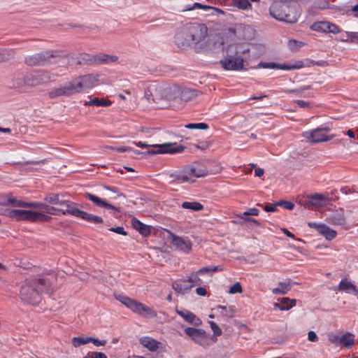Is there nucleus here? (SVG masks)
<instances>
[{"label":"nucleus","mask_w":358,"mask_h":358,"mask_svg":"<svg viewBox=\"0 0 358 358\" xmlns=\"http://www.w3.org/2000/svg\"><path fill=\"white\" fill-rule=\"evenodd\" d=\"M175 44L182 50L192 48V44L189 40L185 27L177 31L174 36Z\"/></svg>","instance_id":"6ab92c4d"},{"label":"nucleus","mask_w":358,"mask_h":358,"mask_svg":"<svg viewBox=\"0 0 358 358\" xmlns=\"http://www.w3.org/2000/svg\"><path fill=\"white\" fill-rule=\"evenodd\" d=\"M23 83L27 86H37L46 81L45 73L40 71L27 72L22 76Z\"/></svg>","instance_id":"2eb2a0df"},{"label":"nucleus","mask_w":358,"mask_h":358,"mask_svg":"<svg viewBox=\"0 0 358 358\" xmlns=\"http://www.w3.org/2000/svg\"><path fill=\"white\" fill-rule=\"evenodd\" d=\"M96 81L92 75H87L81 78H76L70 82H66L58 87L52 89L48 92L50 99H55L59 96H69L82 91L84 85H94V83Z\"/></svg>","instance_id":"7ed1b4c3"},{"label":"nucleus","mask_w":358,"mask_h":358,"mask_svg":"<svg viewBox=\"0 0 358 358\" xmlns=\"http://www.w3.org/2000/svg\"><path fill=\"white\" fill-rule=\"evenodd\" d=\"M118 57L116 55L98 53L96 54V64H110L117 62Z\"/></svg>","instance_id":"2f4dec72"},{"label":"nucleus","mask_w":358,"mask_h":358,"mask_svg":"<svg viewBox=\"0 0 358 358\" xmlns=\"http://www.w3.org/2000/svg\"><path fill=\"white\" fill-rule=\"evenodd\" d=\"M278 206L282 207L287 210H292L294 208V203L289 201L280 200L277 201Z\"/></svg>","instance_id":"6e6d98bb"},{"label":"nucleus","mask_w":358,"mask_h":358,"mask_svg":"<svg viewBox=\"0 0 358 358\" xmlns=\"http://www.w3.org/2000/svg\"><path fill=\"white\" fill-rule=\"evenodd\" d=\"M224 58L220 61L221 66L226 71H239L243 69L244 59L242 54L249 52L243 43L229 44L226 49L222 47Z\"/></svg>","instance_id":"f03ea898"},{"label":"nucleus","mask_w":358,"mask_h":358,"mask_svg":"<svg viewBox=\"0 0 358 358\" xmlns=\"http://www.w3.org/2000/svg\"><path fill=\"white\" fill-rule=\"evenodd\" d=\"M308 225L310 228H313L316 229L321 235L324 236L325 238L328 241H331L334 239L337 235V233L335 230L330 229L327 224L323 223H316V222H308Z\"/></svg>","instance_id":"aec40b11"},{"label":"nucleus","mask_w":358,"mask_h":358,"mask_svg":"<svg viewBox=\"0 0 358 358\" xmlns=\"http://www.w3.org/2000/svg\"><path fill=\"white\" fill-rule=\"evenodd\" d=\"M66 209H62V208H57L54 206H50L49 205H46L45 212L48 214L52 215H71V210H73L74 206H66Z\"/></svg>","instance_id":"7c9ffc66"},{"label":"nucleus","mask_w":358,"mask_h":358,"mask_svg":"<svg viewBox=\"0 0 358 358\" xmlns=\"http://www.w3.org/2000/svg\"><path fill=\"white\" fill-rule=\"evenodd\" d=\"M185 168L187 172V177L189 179V183L194 182V180H192V178L204 177L208 174V171L206 169H203L195 163L192 164L185 165Z\"/></svg>","instance_id":"412c9836"},{"label":"nucleus","mask_w":358,"mask_h":358,"mask_svg":"<svg viewBox=\"0 0 358 358\" xmlns=\"http://www.w3.org/2000/svg\"><path fill=\"white\" fill-rule=\"evenodd\" d=\"M0 205L3 206H10L12 207H22L25 208L26 201H23L21 200H17L16 198L13 197L12 195H7V199L4 201H0Z\"/></svg>","instance_id":"473e14b6"},{"label":"nucleus","mask_w":358,"mask_h":358,"mask_svg":"<svg viewBox=\"0 0 358 358\" xmlns=\"http://www.w3.org/2000/svg\"><path fill=\"white\" fill-rule=\"evenodd\" d=\"M277 14H273L271 10V6L269 8V13L274 19L285 22L289 24H294L298 21L300 13L297 10L295 5L278 3L277 6Z\"/></svg>","instance_id":"0eeeda50"},{"label":"nucleus","mask_w":358,"mask_h":358,"mask_svg":"<svg viewBox=\"0 0 358 358\" xmlns=\"http://www.w3.org/2000/svg\"><path fill=\"white\" fill-rule=\"evenodd\" d=\"M103 187L105 189H107V190L110 191L114 193H117L118 197H124V198L126 196L124 194H123L122 192H119L118 188L116 187L104 185L103 186Z\"/></svg>","instance_id":"e2e57ef3"},{"label":"nucleus","mask_w":358,"mask_h":358,"mask_svg":"<svg viewBox=\"0 0 358 358\" xmlns=\"http://www.w3.org/2000/svg\"><path fill=\"white\" fill-rule=\"evenodd\" d=\"M328 222L333 225L341 226L347 229L346 218L343 208H340L330 215L328 217Z\"/></svg>","instance_id":"5701e85b"},{"label":"nucleus","mask_w":358,"mask_h":358,"mask_svg":"<svg viewBox=\"0 0 358 358\" xmlns=\"http://www.w3.org/2000/svg\"><path fill=\"white\" fill-rule=\"evenodd\" d=\"M111 102L109 100L104 99H99L98 97H95L91 99L88 101H85V106H110Z\"/></svg>","instance_id":"58836bf2"},{"label":"nucleus","mask_w":358,"mask_h":358,"mask_svg":"<svg viewBox=\"0 0 358 358\" xmlns=\"http://www.w3.org/2000/svg\"><path fill=\"white\" fill-rule=\"evenodd\" d=\"M90 342L95 346H104L107 343L106 340H99L94 337H90Z\"/></svg>","instance_id":"774afa93"},{"label":"nucleus","mask_w":358,"mask_h":358,"mask_svg":"<svg viewBox=\"0 0 358 358\" xmlns=\"http://www.w3.org/2000/svg\"><path fill=\"white\" fill-rule=\"evenodd\" d=\"M210 8H212V6L204 5L201 3L195 2L193 5H187L185 6V10H192L194 9H202L206 11L210 10Z\"/></svg>","instance_id":"09e8293b"},{"label":"nucleus","mask_w":358,"mask_h":358,"mask_svg":"<svg viewBox=\"0 0 358 358\" xmlns=\"http://www.w3.org/2000/svg\"><path fill=\"white\" fill-rule=\"evenodd\" d=\"M194 287V284L189 283L186 279H178L173 282L172 288L178 294H186Z\"/></svg>","instance_id":"a878e982"},{"label":"nucleus","mask_w":358,"mask_h":358,"mask_svg":"<svg viewBox=\"0 0 358 358\" xmlns=\"http://www.w3.org/2000/svg\"><path fill=\"white\" fill-rule=\"evenodd\" d=\"M176 313L182 317L185 322L194 327H199L202 324V320L199 317L187 309L176 310Z\"/></svg>","instance_id":"b1692460"},{"label":"nucleus","mask_w":358,"mask_h":358,"mask_svg":"<svg viewBox=\"0 0 358 358\" xmlns=\"http://www.w3.org/2000/svg\"><path fill=\"white\" fill-rule=\"evenodd\" d=\"M64 196L59 193H48L45 195L43 200L45 203H48L52 205H59V206H74L78 204L70 200L64 199Z\"/></svg>","instance_id":"a211bd4d"},{"label":"nucleus","mask_w":358,"mask_h":358,"mask_svg":"<svg viewBox=\"0 0 358 358\" xmlns=\"http://www.w3.org/2000/svg\"><path fill=\"white\" fill-rule=\"evenodd\" d=\"M52 217L44 213L35 211L34 222H48L52 220Z\"/></svg>","instance_id":"a18cd8bd"},{"label":"nucleus","mask_w":358,"mask_h":358,"mask_svg":"<svg viewBox=\"0 0 358 358\" xmlns=\"http://www.w3.org/2000/svg\"><path fill=\"white\" fill-rule=\"evenodd\" d=\"M60 57L57 51L48 50L25 57L24 62L29 66L45 65L51 64L52 58Z\"/></svg>","instance_id":"1a4fd4ad"},{"label":"nucleus","mask_w":358,"mask_h":358,"mask_svg":"<svg viewBox=\"0 0 358 358\" xmlns=\"http://www.w3.org/2000/svg\"><path fill=\"white\" fill-rule=\"evenodd\" d=\"M108 230L110 231H113L120 235H127V232L124 230L123 227H110V229H108Z\"/></svg>","instance_id":"338daca9"},{"label":"nucleus","mask_w":358,"mask_h":358,"mask_svg":"<svg viewBox=\"0 0 358 358\" xmlns=\"http://www.w3.org/2000/svg\"><path fill=\"white\" fill-rule=\"evenodd\" d=\"M233 6L240 10H248L252 8L249 0H233Z\"/></svg>","instance_id":"37998d69"},{"label":"nucleus","mask_w":358,"mask_h":358,"mask_svg":"<svg viewBox=\"0 0 358 358\" xmlns=\"http://www.w3.org/2000/svg\"><path fill=\"white\" fill-rule=\"evenodd\" d=\"M52 291L51 282L48 278H32L25 280L21 287L20 296L24 303L36 306L41 302L43 293H50Z\"/></svg>","instance_id":"f257e3e1"},{"label":"nucleus","mask_w":358,"mask_h":358,"mask_svg":"<svg viewBox=\"0 0 358 358\" xmlns=\"http://www.w3.org/2000/svg\"><path fill=\"white\" fill-rule=\"evenodd\" d=\"M6 215L15 221H29L34 222L35 211L31 210L13 209L6 210Z\"/></svg>","instance_id":"4468645a"},{"label":"nucleus","mask_w":358,"mask_h":358,"mask_svg":"<svg viewBox=\"0 0 358 358\" xmlns=\"http://www.w3.org/2000/svg\"><path fill=\"white\" fill-rule=\"evenodd\" d=\"M330 128L326 127H317L312 131H304L303 136L306 138L311 143H318L321 142H326L331 139L328 137L325 132H329Z\"/></svg>","instance_id":"9b49d317"},{"label":"nucleus","mask_w":358,"mask_h":358,"mask_svg":"<svg viewBox=\"0 0 358 358\" xmlns=\"http://www.w3.org/2000/svg\"><path fill=\"white\" fill-rule=\"evenodd\" d=\"M209 324H210V327L212 331H213L214 334L222 335V329L219 327V326L215 322L210 321V322H209Z\"/></svg>","instance_id":"69168bd1"},{"label":"nucleus","mask_w":358,"mask_h":358,"mask_svg":"<svg viewBox=\"0 0 358 358\" xmlns=\"http://www.w3.org/2000/svg\"><path fill=\"white\" fill-rule=\"evenodd\" d=\"M243 292V288L240 282H237L234 284L230 288L229 292L230 294H237L241 293Z\"/></svg>","instance_id":"680f3d73"},{"label":"nucleus","mask_w":358,"mask_h":358,"mask_svg":"<svg viewBox=\"0 0 358 358\" xmlns=\"http://www.w3.org/2000/svg\"><path fill=\"white\" fill-rule=\"evenodd\" d=\"M134 143L139 148H144L151 147V149L148 150L145 152H141L139 154H142L144 156L159 155V154H169V155H175L178 153H182L185 147L180 144H178L177 143H164L162 144H155V145H148L145 142L138 141L134 142Z\"/></svg>","instance_id":"39448f33"},{"label":"nucleus","mask_w":358,"mask_h":358,"mask_svg":"<svg viewBox=\"0 0 358 358\" xmlns=\"http://www.w3.org/2000/svg\"><path fill=\"white\" fill-rule=\"evenodd\" d=\"M308 199H310V202L314 205L317 206H322L325 204L327 200V197L322 194L315 193L308 196Z\"/></svg>","instance_id":"f704fd0d"},{"label":"nucleus","mask_w":358,"mask_h":358,"mask_svg":"<svg viewBox=\"0 0 358 358\" xmlns=\"http://www.w3.org/2000/svg\"><path fill=\"white\" fill-rule=\"evenodd\" d=\"M257 67L262 68V69H272L284 70V64H278L275 62H260L257 64Z\"/></svg>","instance_id":"79ce46f5"},{"label":"nucleus","mask_w":358,"mask_h":358,"mask_svg":"<svg viewBox=\"0 0 358 358\" xmlns=\"http://www.w3.org/2000/svg\"><path fill=\"white\" fill-rule=\"evenodd\" d=\"M310 29L312 31L324 34H336L341 32V29L337 24L329 21L315 22L310 26Z\"/></svg>","instance_id":"ddd939ff"},{"label":"nucleus","mask_w":358,"mask_h":358,"mask_svg":"<svg viewBox=\"0 0 358 358\" xmlns=\"http://www.w3.org/2000/svg\"><path fill=\"white\" fill-rule=\"evenodd\" d=\"M108 149H110V150H113V151H115L118 153H122V152H133L134 154L140 153V151H138L137 150H134L132 148L128 147V146H119V147L109 146Z\"/></svg>","instance_id":"49530a36"},{"label":"nucleus","mask_w":358,"mask_h":358,"mask_svg":"<svg viewBox=\"0 0 358 358\" xmlns=\"http://www.w3.org/2000/svg\"><path fill=\"white\" fill-rule=\"evenodd\" d=\"M71 215L92 224H102L103 222L101 217L80 210L77 208V206H74L73 210H71Z\"/></svg>","instance_id":"dca6fc26"},{"label":"nucleus","mask_w":358,"mask_h":358,"mask_svg":"<svg viewBox=\"0 0 358 358\" xmlns=\"http://www.w3.org/2000/svg\"><path fill=\"white\" fill-rule=\"evenodd\" d=\"M85 196L87 199H88L90 201H92L96 207L106 208V209H110L115 212H120V208L116 207L109 203H108L106 200L97 196L95 194H91V193H86Z\"/></svg>","instance_id":"4be33fe9"},{"label":"nucleus","mask_w":358,"mask_h":358,"mask_svg":"<svg viewBox=\"0 0 358 358\" xmlns=\"http://www.w3.org/2000/svg\"><path fill=\"white\" fill-rule=\"evenodd\" d=\"M293 0H272L273 3L271 4V10L273 13L277 14L278 12L276 8L278 3H285V4H291V2Z\"/></svg>","instance_id":"bf43d9fd"},{"label":"nucleus","mask_w":358,"mask_h":358,"mask_svg":"<svg viewBox=\"0 0 358 358\" xmlns=\"http://www.w3.org/2000/svg\"><path fill=\"white\" fill-rule=\"evenodd\" d=\"M222 271H223V268L220 265L213 266H205L196 271V273L199 274V275H208L211 276L213 273Z\"/></svg>","instance_id":"c9c22d12"},{"label":"nucleus","mask_w":358,"mask_h":358,"mask_svg":"<svg viewBox=\"0 0 358 358\" xmlns=\"http://www.w3.org/2000/svg\"><path fill=\"white\" fill-rule=\"evenodd\" d=\"M346 35L348 36L346 39L342 41L347 43H354L358 39V32L355 31H346Z\"/></svg>","instance_id":"052dcab7"},{"label":"nucleus","mask_w":358,"mask_h":358,"mask_svg":"<svg viewBox=\"0 0 358 358\" xmlns=\"http://www.w3.org/2000/svg\"><path fill=\"white\" fill-rule=\"evenodd\" d=\"M115 299L124 305L127 308L134 313L148 318H154L157 317V313L151 308L145 306L143 303L129 298L122 294H114Z\"/></svg>","instance_id":"423d86ee"},{"label":"nucleus","mask_w":358,"mask_h":358,"mask_svg":"<svg viewBox=\"0 0 358 358\" xmlns=\"http://www.w3.org/2000/svg\"><path fill=\"white\" fill-rule=\"evenodd\" d=\"M72 345L75 348H78L82 345H85L90 343V337H73L72 338Z\"/></svg>","instance_id":"de8ad7c7"},{"label":"nucleus","mask_w":358,"mask_h":358,"mask_svg":"<svg viewBox=\"0 0 358 358\" xmlns=\"http://www.w3.org/2000/svg\"><path fill=\"white\" fill-rule=\"evenodd\" d=\"M192 48L196 53H201L208 50V27L202 23H190L185 27Z\"/></svg>","instance_id":"20e7f679"},{"label":"nucleus","mask_w":358,"mask_h":358,"mask_svg":"<svg viewBox=\"0 0 358 358\" xmlns=\"http://www.w3.org/2000/svg\"><path fill=\"white\" fill-rule=\"evenodd\" d=\"M197 96L196 91L187 87H181L174 85L166 89V96L169 100L179 99L181 101L187 102Z\"/></svg>","instance_id":"6e6552de"},{"label":"nucleus","mask_w":358,"mask_h":358,"mask_svg":"<svg viewBox=\"0 0 358 358\" xmlns=\"http://www.w3.org/2000/svg\"><path fill=\"white\" fill-rule=\"evenodd\" d=\"M290 289V282H279L278 287L272 289L271 292L275 295H283L287 294Z\"/></svg>","instance_id":"72a5a7b5"},{"label":"nucleus","mask_w":358,"mask_h":358,"mask_svg":"<svg viewBox=\"0 0 358 358\" xmlns=\"http://www.w3.org/2000/svg\"><path fill=\"white\" fill-rule=\"evenodd\" d=\"M164 175L166 176L169 185L189 183V179L187 177L185 166L180 169L166 171L164 173Z\"/></svg>","instance_id":"f8f14e48"},{"label":"nucleus","mask_w":358,"mask_h":358,"mask_svg":"<svg viewBox=\"0 0 358 358\" xmlns=\"http://www.w3.org/2000/svg\"><path fill=\"white\" fill-rule=\"evenodd\" d=\"M14 57L13 50L1 49L0 50V62L8 61Z\"/></svg>","instance_id":"c03bdc74"},{"label":"nucleus","mask_w":358,"mask_h":358,"mask_svg":"<svg viewBox=\"0 0 358 358\" xmlns=\"http://www.w3.org/2000/svg\"><path fill=\"white\" fill-rule=\"evenodd\" d=\"M76 64L92 65L96 64V54L91 55L86 52L80 53L76 57Z\"/></svg>","instance_id":"c85d7f7f"},{"label":"nucleus","mask_w":358,"mask_h":358,"mask_svg":"<svg viewBox=\"0 0 358 358\" xmlns=\"http://www.w3.org/2000/svg\"><path fill=\"white\" fill-rule=\"evenodd\" d=\"M171 236V243L173 245L185 254H189L192 248V243L188 237L178 236L173 234H172Z\"/></svg>","instance_id":"f3484780"},{"label":"nucleus","mask_w":358,"mask_h":358,"mask_svg":"<svg viewBox=\"0 0 358 358\" xmlns=\"http://www.w3.org/2000/svg\"><path fill=\"white\" fill-rule=\"evenodd\" d=\"M131 224L136 230L143 236L147 237L151 234V229L150 226L143 223L136 217L131 219Z\"/></svg>","instance_id":"cd10ccee"},{"label":"nucleus","mask_w":358,"mask_h":358,"mask_svg":"<svg viewBox=\"0 0 358 358\" xmlns=\"http://www.w3.org/2000/svg\"><path fill=\"white\" fill-rule=\"evenodd\" d=\"M46 205H47V203H43V202H38V201L27 202L26 201L25 208H38V209H41V210H43L45 211Z\"/></svg>","instance_id":"5fc2aeb1"},{"label":"nucleus","mask_w":358,"mask_h":358,"mask_svg":"<svg viewBox=\"0 0 358 358\" xmlns=\"http://www.w3.org/2000/svg\"><path fill=\"white\" fill-rule=\"evenodd\" d=\"M140 343L151 352H155L159 348V345L161 344L160 342L155 339L149 337L143 336L140 338Z\"/></svg>","instance_id":"c756f323"},{"label":"nucleus","mask_w":358,"mask_h":358,"mask_svg":"<svg viewBox=\"0 0 358 358\" xmlns=\"http://www.w3.org/2000/svg\"><path fill=\"white\" fill-rule=\"evenodd\" d=\"M338 290L346 294H351L358 299V289L357 287L346 278H342L338 285Z\"/></svg>","instance_id":"393cba45"},{"label":"nucleus","mask_w":358,"mask_h":358,"mask_svg":"<svg viewBox=\"0 0 358 358\" xmlns=\"http://www.w3.org/2000/svg\"><path fill=\"white\" fill-rule=\"evenodd\" d=\"M185 127L189 129H202L206 130L209 128L208 124L205 122L189 123L185 125Z\"/></svg>","instance_id":"3c124183"},{"label":"nucleus","mask_w":358,"mask_h":358,"mask_svg":"<svg viewBox=\"0 0 358 358\" xmlns=\"http://www.w3.org/2000/svg\"><path fill=\"white\" fill-rule=\"evenodd\" d=\"M311 89V86L310 85H303V86H301L299 88H297V89H289V90H285V92L287 94H294L297 96H301V94L306 91V90H308Z\"/></svg>","instance_id":"603ef678"},{"label":"nucleus","mask_w":358,"mask_h":358,"mask_svg":"<svg viewBox=\"0 0 358 358\" xmlns=\"http://www.w3.org/2000/svg\"><path fill=\"white\" fill-rule=\"evenodd\" d=\"M199 274L196 273V271L192 272L186 279L187 281L190 284L195 285H200L202 283V280L199 277Z\"/></svg>","instance_id":"8fccbe9b"},{"label":"nucleus","mask_w":358,"mask_h":358,"mask_svg":"<svg viewBox=\"0 0 358 358\" xmlns=\"http://www.w3.org/2000/svg\"><path fill=\"white\" fill-rule=\"evenodd\" d=\"M217 310H221L220 313L222 316L227 318H231L234 316V306H225L218 305L215 308Z\"/></svg>","instance_id":"a19ab883"},{"label":"nucleus","mask_w":358,"mask_h":358,"mask_svg":"<svg viewBox=\"0 0 358 358\" xmlns=\"http://www.w3.org/2000/svg\"><path fill=\"white\" fill-rule=\"evenodd\" d=\"M184 332L196 344L203 348H208L211 344L210 335L204 329L189 327L185 329Z\"/></svg>","instance_id":"9d476101"},{"label":"nucleus","mask_w":358,"mask_h":358,"mask_svg":"<svg viewBox=\"0 0 358 358\" xmlns=\"http://www.w3.org/2000/svg\"><path fill=\"white\" fill-rule=\"evenodd\" d=\"M328 201H336L338 199V191L336 189L331 190L329 195L327 196Z\"/></svg>","instance_id":"0e129e2a"},{"label":"nucleus","mask_w":358,"mask_h":358,"mask_svg":"<svg viewBox=\"0 0 358 358\" xmlns=\"http://www.w3.org/2000/svg\"><path fill=\"white\" fill-rule=\"evenodd\" d=\"M258 206L262 207L263 209L268 213H273L277 210L276 207L278 206L277 202H275L272 204H262V203H257Z\"/></svg>","instance_id":"13d9d810"},{"label":"nucleus","mask_w":358,"mask_h":358,"mask_svg":"<svg viewBox=\"0 0 358 358\" xmlns=\"http://www.w3.org/2000/svg\"><path fill=\"white\" fill-rule=\"evenodd\" d=\"M259 210L256 208H248L247 210L244 211L243 213L237 215V217L239 219V220L238 222L233 221V222H234V223L238 222L240 224H243L244 222V218H246L247 217H248L250 215L257 216V215H259Z\"/></svg>","instance_id":"e433bc0d"},{"label":"nucleus","mask_w":358,"mask_h":358,"mask_svg":"<svg viewBox=\"0 0 358 358\" xmlns=\"http://www.w3.org/2000/svg\"><path fill=\"white\" fill-rule=\"evenodd\" d=\"M181 207L184 209L192 210L193 211H199L203 209V206L197 201H184L181 203Z\"/></svg>","instance_id":"ea45409f"},{"label":"nucleus","mask_w":358,"mask_h":358,"mask_svg":"<svg viewBox=\"0 0 358 358\" xmlns=\"http://www.w3.org/2000/svg\"><path fill=\"white\" fill-rule=\"evenodd\" d=\"M287 45L289 50L294 51L303 47L304 45V43L301 41L295 39H290L287 43Z\"/></svg>","instance_id":"864d4df0"},{"label":"nucleus","mask_w":358,"mask_h":358,"mask_svg":"<svg viewBox=\"0 0 358 358\" xmlns=\"http://www.w3.org/2000/svg\"><path fill=\"white\" fill-rule=\"evenodd\" d=\"M341 344H343L346 348H351L355 344V336L350 333H345L341 336Z\"/></svg>","instance_id":"4c0bfd02"},{"label":"nucleus","mask_w":358,"mask_h":358,"mask_svg":"<svg viewBox=\"0 0 358 358\" xmlns=\"http://www.w3.org/2000/svg\"><path fill=\"white\" fill-rule=\"evenodd\" d=\"M302 61H296L294 64H284V71H290L293 69H299L303 67Z\"/></svg>","instance_id":"4d7b16f0"},{"label":"nucleus","mask_w":358,"mask_h":358,"mask_svg":"<svg viewBox=\"0 0 358 358\" xmlns=\"http://www.w3.org/2000/svg\"><path fill=\"white\" fill-rule=\"evenodd\" d=\"M278 303H275L273 304L275 309H278L280 310H289L292 308L296 306V300L291 299L288 297H282L278 299Z\"/></svg>","instance_id":"bb28decb"}]
</instances>
